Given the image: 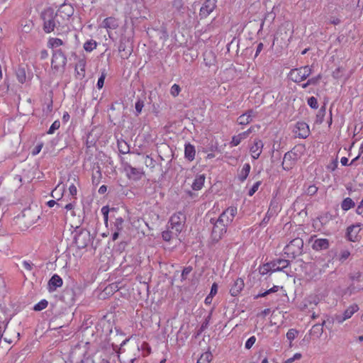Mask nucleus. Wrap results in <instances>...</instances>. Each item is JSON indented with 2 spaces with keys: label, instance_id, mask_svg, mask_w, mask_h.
I'll return each mask as SVG.
<instances>
[{
  "label": "nucleus",
  "instance_id": "1",
  "mask_svg": "<svg viewBox=\"0 0 363 363\" xmlns=\"http://www.w3.org/2000/svg\"><path fill=\"white\" fill-rule=\"evenodd\" d=\"M57 14L54 12L52 9H45L41 14L43 20V30L46 33H50L54 31L55 28L57 30V23H59L58 18L56 17Z\"/></svg>",
  "mask_w": 363,
  "mask_h": 363
},
{
  "label": "nucleus",
  "instance_id": "2",
  "mask_svg": "<svg viewBox=\"0 0 363 363\" xmlns=\"http://www.w3.org/2000/svg\"><path fill=\"white\" fill-rule=\"evenodd\" d=\"M67 57L61 49L53 50L51 67L54 73H63L67 65Z\"/></svg>",
  "mask_w": 363,
  "mask_h": 363
},
{
  "label": "nucleus",
  "instance_id": "3",
  "mask_svg": "<svg viewBox=\"0 0 363 363\" xmlns=\"http://www.w3.org/2000/svg\"><path fill=\"white\" fill-rule=\"evenodd\" d=\"M349 279L351 281V284L348 286L346 289V293L350 295L355 294L357 292L363 290V274L359 272H354L349 274Z\"/></svg>",
  "mask_w": 363,
  "mask_h": 363
},
{
  "label": "nucleus",
  "instance_id": "4",
  "mask_svg": "<svg viewBox=\"0 0 363 363\" xmlns=\"http://www.w3.org/2000/svg\"><path fill=\"white\" fill-rule=\"evenodd\" d=\"M303 247V241L300 238L292 240L285 247L284 253L289 258L294 259L302 254Z\"/></svg>",
  "mask_w": 363,
  "mask_h": 363
},
{
  "label": "nucleus",
  "instance_id": "5",
  "mask_svg": "<svg viewBox=\"0 0 363 363\" xmlns=\"http://www.w3.org/2000/svg\"><path fill=\"white\" fill-rule=\"evenodd\" d=\"M311 73V68L309 66H304L300 68L292 69L289 74V77L294 82L299 83L308 77Z\"/></svg>",
  "mask_w": 363,
  "mask_h": 363
},
{
  "label": "nucleus",
  "instance_id": "6",
  "mask_svg": "<svg viewBox=\"0 0 363 363\" xmlns=\"http://www.w3.org/2000/svg\"><path fill=\"white\" fill-rule=\"evenodd\" d=\"M185 220L186 216L182 212L176 213L171 216L169 221L170 225L169 228L172 230L174 231L175 235H177L182 231Z\"/></svg>",
  "mask_w": 363,
  "mask_h": 363
},
{
  "label": "nucleus",
  "instance_id": "7",
  "mask_svg": "<svg viewBox=\"0 0 363 363\" xmlns=\"http://www.w3.org/2000/svg\"><path fill=\"white\" fill-rule=\"evenodd\" d=\"M211 223L213 225L211 238L213 241L218 242L226 233L227 225L221 223L220 220H215L213 218L211 219Z\"/></svg>",
  "mask_w": 363,
  "mask_h": 363
},
{
  "label": "nucleus",
  "instance_id": "8",
  "mask_svg": "<svg viewBox=\"0 0 363 363\" xmlns=\"http://www.w3.org/2000/svg\"><path fill=\"white\" fill-rule=\"evenodd\" d=\"M75 244L79 249L86 247L91 242L90 233L86 230H80L74 238Z\"/></svg>",
  "mask_w": 363,
  "mask_h": 363
},
{
  "label": "nucleus",
  "instance_id": "9",
  "mask_svg": "<svg viewBox=\"0 0 363 363\" xmlns=\"http://www.w3.org/2000/svg\"><path fill=\"white\" fill-rule=\"evenodd\" d=\"M359 310V307L357 304H352L342 314H337L335 315L333 320L334 322L341 324L345 320L350 318L352 315Z\"/></svg>",
  "mask_w": 363,
  "mask_h": 363
},
{
  "label": "nucleus",
  "instance_id": "10",
  "mask_svg": "<svg viewBox=\"0 0 363 363\" xmlns=\"http://www.w3.org/2000/svg\"><path fill=\"white\" fill-rule=\"evenodd\" d=\"M216 0H205L199 11L200 18H205L208 16L216 9Z\"/></svg>",
  "mask_w": 363,
  "mask_h": 363
},
{
  "label": "nucleus",
  "instance_id": "11",
  "mask_svg": "<svg viewBox=\"0 0 363 363\" xmlns=\"http://www.w3.org/2000/svg\"><path fill=\"white\" fill-rule=\"evenodd\" d=\"M298 160V155L294 151L291 150L285 153L282 162L283 169L285 170H290L292 169L296 162Z\"/></svg>",
  "mask_w": 363,
  "mask_h": 363
},
{
  "label": "nucleus",
  "instance_id": "12",
  "mask_svg": "<svg viewBox=\"0 0 363 363\" xmlns=\"http://www.w3.org/2000/svg\"><path fill=\"white\" fill-rule=\"evenodd\" d=\"M236 214L237 208L231 206L224 211L217 220H220L221 223L226 224L228 226L233 220V218Z\"/></svg>",
  "mask_w": 363,
  "mask_h": 363
},
{
  "label": "nucleus",
  "instance_id": "13",
  "mask_svg": "<svg viewBox=\"0 0 363 363\" xmlns=\"http://www.w3.org/2000/svg\"><path fill=\"white\" fill-rule=\"evenodd\" d=\"M74 8L69 4L62 5L57 11V18L69 21L70 17L74 14Z\"/></svg>",
  "mask_w": 363,
  "mask_h": 363
},
{
  "label": "nucleus",
  "instance_id": "14",
  "mask_svg": "<svg viewBox=\"0 0 363 363\" xmlns=\"http://www.w3.org/2000/svg\"><path fill=\"white\" fill-rule=\"evenodd\" d=\"M289 265V261L284 259H277L265 264L267 267H271L272 271H281Z\"/></svg>",
  "mask_w": 363,
  "mask_h": 363
},
{
  "label": "nucleus",
  "instance_id": "15",
  "mask_svg": "<svg viewBox=\"0 0 363 363\" xmlns=\"http://www.w3.org/2000/svg\"><path fill=\"white\" fill-rule=\"evenodd\" d=\"M294 133L300 138H306L310 133L309 126L305 122H298L296 124Z\"/></svg>",
  "mask_w": 363,
  "mask_h": 363
},
{
  "label": "nucleus",
  "instance_id": "16",
  "mask_svg": "<svg viewBox=\"0 0 363 363\" xmlns=\"http://www.w3.org/2000/svg\"><path fill=\"white\" fill-rule=\"evenodd\" d=\"M124 169L127 172L128 177L134 179H140L143 174L140 169L133 167L128 163L125 164Z\"/></svg>",
  "mask_w": 363,
  "mask_h": 363
},
{
  "label": "nucleus",
  "instance_id": "17",
  "mask_svg": "<svg viewBox=\"0 0 363 363\" xmlns=\"http://www.w3.org/2000/svg\"><path fill=\"white\" fill-rule=\"evenodd\" d=\"M263 145H264L263 143L261 140L255 139L254 140V143L250 150L252 157L254 159L259 158V157L260 156V155L262 153Z\"/></svg>",
  "mask_w": 363,
  "mask_h": 363
},
{
  "label": "nucleus",
  "instance_id": "18",
  "mask_svg": "<svg viewBox=\"0 0 363 363\" xmlns=\"http://www.w3.org/2000/svg\"><path fill=\"white\" fill-rule=\"evenodd\" d=\"M63 281L57 274H54L48 281V288L50 292L56 291L58 287L62 286Z\"/></svg>",
  "mask_w": 363,
  "mask_h": 363
},
{
  "label": "nucleus",
  "instance_id": "19",
  "mask_svg": "<svg viewBox=\"0 0 363 363\" xmlns=\"http://www.w3.org/2000/svg\"><path fill=\"white\" fill-rule=\"evenodd\" d=\"M245 286L244 281L241 278H238L232 285L230 289V294L233 296H237L240 294Z\"/></svg>",
  "mask_w": 363,
  "mask_h": 363
},
{
  "label": "nucleus",
  "instance_id": "20",
  "mask_svg": "<svg viewBox=\"0 0 363 363\" xmlns=\"http://www.w3.org/2000/svg\"><path fill=\"white\" fill-rule=\"evenodd\" d=\"M330 242L329 240L326 238H318L316 239L312 245V248L314 250L320 251L323 250H326L329 247Z\"/></svg>",
  "mask_w": 363,
  "mask_h": 363
},
{
  "label": "nucleus",
  "instance_id": "21",
  "mask_svg": "<svg viewBox=\"0 0 363 363\" xmlns=\"http://www.w3.org/2000/svg\"><path fill=\"white\" fill-rule=\"evenodd\" d=\"M102 27L107 30H115L118 27V20L114 17H108L103 21Z\"/></svg>",
  "mask_w": 363,
  "mask_h": 363
},
{
  "label": "nucleus",
  "instance_id": "22",
  "mask_svg": "<svg viewBox=\"0 0 363 363\" xmlns=\"http://www.w3.org/2000/svg\"><path fill=\"white\" fill-rule=\"evenodd\" d=\"M206 177L203 174H197L191 184V188L194 191H199L204 185Z\"/></svg>",
  "mask_w": 363,
  "mask_h": 363
},
{
  "label": "nucleus",
  "instance_id": "23",
  "mask_svg": "<svg viewBox=\"0 0 363 363\" xmlns=\"http://www.w3.org/2000/svg\"><path fill=\"white\" fill-rule=\"evenodd\" d=\"M196 150L194 145L190 143L185 145L184 147V156L185 158L189 161H192L195 158Z\"/></svg>",
  "mask_w": 363,
  "mask_h": 363
},
{
  "label": "nucleus",
  "instance_id": "24",
  "mask_svg": "<svg viewBox=\"0 0 363 363\" xmlns=\"http://www.w3.org/2000/svg\"><path fill=\"white\" fill-rule=\"evenodd\" d=\"M86 61L84 59L78 60L75 66V71L79 77L83 78L85 76Z\"/></svg>",
  "mask_w": 363,
  "mask_h": 363
},
{
  "label": "nucleus",
  "instance_id": "25",
  "mask_svg": "<svg viewBox=\"0 0 363 363\" xmlns=\"http://www.w3.org/2000/svg\"><path fill=\"white\" fill-rule=\"evenodd\" d=\"M360 224H357L356 225H352L347 228V238L350 241L355 242L357 238V234L359 231L357 232H353L354 229L358 227H360Z\"/></svg>",
  "mask_w": 363,
  "mask_h": 363
},
{
  "label": "nucleus",
  "instance_id": "26",
  "mask_svg": "<svg viewBox=\"0 0 363 363\" xmlns=\"http://www.w3.org/2000/svg\"><path fill=\"white\" fill-rule=\"evenodd\" d=\"M251 167L250 164L245 163L238 174V179L243 182L249 175Z\"/></svg>",
  "mask_w": 363,
  "mask_h": 363
},
{
  "label": "nucleus",
  "instance_id": "27",
  "mask_svg": "<svg viewBox=\"0 0 363 363\" xmlns=\"http://www.w3.org/2000/svg\"><path fill=\"white\" fill-rule=\"evenodd\" d=\"M16 75L18 82L23 84L26 81V68L19 66L16 70Z\"/></svg>",
  "mask_w": 363,
  "mask_h": 363
},
{
  "label": "nucleus",
  "instance_id": "28",
  "mask_svg": "<svg viewBox=\"0 0 363 363\" xmlns=\"http://www.w3.org/2000/svg\"><path fill=\"white\" fill-rule=\"evenodd\" d=\"M63 44L64 42L61 39L57 38H50L48 42V46L52 49L57 48Z\"/></svg>",
  "mask_w": 363,
  "mask_h": 363
},
{
  "label": "nucleus",
  "instance_id": "29",
  "mask_svg": "<svg viewBox=\"0 0 363 363\" xmlns=\"http://www.w3.org/2000/svg\"><path fill=\"white\" fill-rule=\"evenodd\" d=\"M59 23H57V34H60V32H67L69 30V22L67 21L62 20V18H58Z\"/></svg>",
  "mask_w": 363,
  "mask_h": 363
},
{
  "label": "nucleus",
  "instance_id": "30",
  "mask_svg": "<svg viewBox=\"0 0 363 363\" xmlns=\"http://www.w3.org/2000/svg\"><path fill=\"white\" fill-rule=\"evenodd\" d=\"M354 206V202L352 201V199L349 197L345 199L341 203V208L343 211H348L350 208H353Z\"/></svg>",
  "mask_w": 363,
  "mask_h": 363
},
{
  "label": "nucleus",
  "instance_id": "31",
  "mask_svg": "<svg viewBox=\"0 0 363 363\" xmlns=\"http://www.w3.org/2000/svg\"><path fill=\"white\" fill-rule=\"evenodd\" d=\"M237 121L239 125H245L252 122V119L250 118V116H247V114L243 113L238 118Z\"/></svg>",
  "mask_w": 363,
  "mask_h": 363
},
{
  "label": "nucleus",
  "instance_id": "32",
  "mask_svg": "<svg viewBox=\"0 0 363 363\" xmlns=\"http://www.w3.org/2000/svg\"><path fill=\"white\" fill-rule=\"evenodd\" d=\"M96 45H97V44L95 40H90L86 41L84 44V49L86 52H91L93 50H94L96 48Z\"/></svg>",
  "mask_w": 363,
  "mask_h": 363
},
{
  "label": "nucleus",
  "instance_id": "33",
  "mask_svg": "<svg viewBox=\"0 0 363 363\" xmlns=\"http://www.w3.org/2000/svg\"><path fill=\"white\" fill-rule=\"evenodd\" d=\"M118 150L122 154H126L129 152L130 148L128 144L125 141H118Z\"/></svg>",
  "mask_w": 363,
  "mask_h": 363
},
{
  "label": "nucleus",
  "instance_id": "34",
  "mask_svg": "<svg viewBox=\"0 0 363 363\" xmlns=\"http://www.w3.org/2000/svg\"><path fill=\"white\" fill-rule=\"evenodd\" d=\"M212 360V354L211 352H205L199 359L197 363H210Z\"/></svg>",
  "mask_w": 363,
  "mask_h": 363
},
{
  "label": "nucleus",
  "instance_id": "35",
  "mask_svg": "<svg viewBox=\"0 0 363 363\" xmlns=\"http://www.w3.org/2000/svg\"><path fill=\"white\" fill-rule=\"evenodd\" d=\"M279 286H274L272 288L265 291L264 292L257 294V296H255V298L257 299L259 297H264L268 294L277 292L279 290Z\"/></svg>",
  "mask_w": 363,
  "mask_h": 363
},
{
  "label": "nucleus",
  "instance_id": "36",
  "mask_svg": "<svg viewBox=\"0 0 363 363\" xmlns=\"http://www.w3.org/2000/svg\"><path fill=\"white\" fill-rule=\"evenodd\" d=\"M48 301H46L45 299H43L34 306L33 310L35 311H40L45 309L48 306Z\"/></svg>",
  "mask_w": 363,
  "mask_h": 363
},
{
  "label": "nucleus",
  "instance_id": "37",
  "mask_svg": "<svg viewBox=\"0 0 363 363\" xmlns=\"http://www.w3.org/2000/svg\"><path fill=\"white\" fill-rule=\"evenodd\" d=\"M325 115V106H322L316 115V123H322L323 121L324 116Z\"/></svg>",
  "mask_w": 363,
  "mask_h": 363
},
{
  "label": "nucleus",
  "instance_id": "38",
  "mask_svg": "<svg viewBox=\"0 0 363 363\" xmlns=\"http://www.w3.org/2000/svg\"><path fill=\"white\" fill-rule=\"evenodd\" d=\"M211 314H209L206 318L205 320L202 323L200 329L198 332V335H199L202 332H203L208 326L209 321L211 320Z\"/></svg>",
  "mask_w": 363,
  "mask_h": 363
},
{
  "label": "nucleus",
  "instance_id": "39",
  "mask_svg": "<svg viewBox=\"0 0 363 363\" xmlns=\"http://www.w3.org/2000/svg\"><path fill=\"white\" fill-rule=\"evenodd\" d=\"M19 335H20L19 333H15L13 334V337L8 336V334H6V336L5 337L3 336L2 338H4L5 342H6L9 344H11L15 340H18Z\"/></svg>",
  "mask_w": 363,
  "mask_h": 363
},
{
  "label": "nucleus",
  "instance_id": "40",
  "mask_svg": "<svg viewBox=\"0 0 363 363\" xmlns=\"http://www.w3.org/2000/svg\"><path fill=\"white\" fill-rule=\"evenodd\" d=\"M144 107V101L142 99H138L135 103V116L140 114L143 108Z\"/></svg>",
  "mask_w": 363,
  "mask_h": 363
},
{
  "label": "nucleus",
  "instance_id": "41",
  "mask_svg": "<svg viewBox=\"0 0 363 363\" xmlns=\"http://www.w3.org/2000/svg\"><path fill=\"white\" fill-rule=\"evenodd\" d=\"M123 223H124V220L121 217L116 218V220L114 223V226L116 228V230L118 231L122 230L123 228Z\"/></svg>",
  "mask_w": 363,
  "mask_h": 363
},
{
  "label": "nucleus",
  "instance_id": "42",
  "mask_svg": "<svg viewBox=\"0 0 363 363\" xmlns=\"http://www.w3.org/2000/svg\"><path fill=\"white\" fill-rule=\"evenodd\" d=\"M318 189V188L315 184H312L308 186L305 192L308 196H313L317 193Z\"/></svg>",
  "mask_w": 363,
  "mask_h": 363
},
{
  "label": "nucleus",
  "instance_id": "43",
  "mask_svg": "<svg viewBox=\"0 0 363 363\" xmlns=\"http://www.w3.org/2000/svg\"><path fill=\"white\" fill-rule=\"evenodd\" d=\"M106 77V73L105 72V70H104L101 72V74L100 77L99 78L97 84H96V86L98 87V89H100L104 86V80H105Z\"/></svg>",
  "mask_w": 363,
  "mask_h": 363
},
{
  "label": "nucleus",
  "instance_id": "44",
  "mask_svg": "<svg viewBox=\"0 0 363 363\" xmlns=\"http://www.w3.org/2000/svg\"><path fill=\"white\" fill-rule=\"evenodd\" d=\"M308 104L311 108H312L313 109H316L318 107V100L314 96H311V97L308 98Z\"/></svg>",
  "mask_w": 363,
  "mask_h": 363
},
{
  "label": "nucleus",
  "instance_id": "45",
  "mask_svg": "<svg viewBox=\"0 0 363 363\" xmlns=\"http://www.w3.org/2000/svg\"><path fill=\"white\" fill-rule=\"evenodd\" d=\"M298 334V330L296 329H289L286 333V337L290 341L294 340Z\"/></svg>",
  "mask_w": 363,
  "mask_h": 363
},
{
  "label": "nucleus",
  "instance_id": "46",
  "mask_svg": "<svg viewBox=\"0 0 363 363\" xmlns=\"http://www.w3.org/2000/svg\"><path fill=\"white\" fill-rule=\"evenodd\" d=\"M145 164L146 167L152 169L155 167V160H154L150 156L147 155L145 159Z\"/></svg>",
  "mask_w": 363,
  "mask_h": 363
},
{
  "label": "nucleus",
  "instance_id": "47",
  "mask_svg": "<svg viewBox=\"0 0 363 363\" xmlns=\"http://www.w3.org/2000/svg\"><path fill=\"white\" fill-rule=\"evenodd\" d=\"M60 126V122L59 121H55L52 123L51 126L50 127L48 134L54 133L55 130H57Z\"/></svg>",
  "mask_w": 363,
  "mask_h": 363
},
{
  "label": "nucleus",
  "instance_id": "48",
  "mask_svg": "<svg viewBox=\"0 0 363 363\" xmlns=\"http://www.w3.org/2000/svg\"><path fill=\"white\" fill-rule=\"evenodd\" d=\"M180 91H181V88L178 84H174L172 86L171 89H170V93L173 96L175 97V96H178Z\"/></svg>",
  "mask_w": 363,
  "mask_h": 363
},
{
  "label": "nucleus",
  "instance_id": "49",
  "mask_svg": "<svg viewBox=\"0 0 363 363\" xmlns=\"http://www.w3.org/2000/svg\"><path fill=\"white\" fill-rule=\"evenodd\" d=\"M118 50H119V52H125L126 58L128 57V56H129L130 55V53L132 52V48L130 47L126 50V46L123 43H120Z\"/></svg>",
  "mask_w": 363,
  "mask_h": 363
},
{
  "label": "nucleus",
  "instance_id": "50",
  "mask_svg": "<svg viewBox=\"0 0 363 363\" xmlns=\"http://www.w3.org/2000/svg\"><path fill=\"white\" fill-rule=\"evenodd\" d=\"M262 182L258 181L255 182L253 186L251 187V189L249 190L248 195L252 196L254 195V194L258 190L259 186L261 185Z\"/></svg>",
  "mask_w": 363,
  "mask_h": 363
},
{
  "label": "nucleus",
  "instance_id": "51",
  "mask_svg": "<svg viewBox=\"0 0 363 363\" xmlns=\"http://www.w3.org/2000/svg\"><path fill=\"white\" fill-rule=\"evenodd\" d=\"M242 140V138L240 136V134H238V135H235L232 138L230 145L232 146H238L241 143Z\"/></svg>",
  "mask_w": 363,
  "mask_h": 363
},
{
  "label": "nucleus",
  "instance_id": "52",
  "mask_svg": "<svg viewBox=\"0 0 363 363\" xmlns=\"http://www.w3.org/2000/svg\"><path fill=\"white\" fill-rule=\"evenodd\" d=\"M322 75L319 74L316 77H312L308 80V84L311 85H316L318 84L319 81L321 79Z\"/></svg>",
  "mask_w": 363,
  "mask_h": 363
},
{
  "label": "nucleus",
  "instance_id": "53",
  "mask_svg": "<svg viewBox=\"0 0 363 363\" xmlns=\"http://www.w3.org/2000/svg\"><path fill=\"white\" fill-rule=\"evenodd\" d=\"M255 341H256V338L255 336L250 337L245 342V348L250 349L252 347V345L255 344Z\"/></svg>",
  "mask_w": 363,
  "mask_h": 363
},
{
  "label": "nucleus",
  "instance_id": "54",
  "mask_svg": "<svg viewBox=\"0 0 363 363\" xmlns=\"http://www.w3.org/2000/svg\"><path fill=\"white\" fill-rule=\"evenodd\" d=\"M172 233H174V230L164 231L162 234L163 240L165 241H169L172 238V235H171Z\"/></svg>",
  "mask_w": 363,
  "mask_h": 363
},
{
  "label": "nucleus",
  "instance_id": "55",
  "mask_svg": "<svg viewBox=\"0 0 363 363\" xmlns=\"http://www.w3.org/2000/svg\"><path fill=\"white\" fill-rule=\"evenodd\" d=\"M192 271L191 267H185L182 272V279H186L189 273Z\"/></svg>",
  "mask_w": 363,
  "mask_h": 363
},
{
  "label": "nucleus",
  "instance_id": "56",
  "mask_svg": "<svg viewBox=\"0 0 363 363\" xmlns=\"http://www.w3.org/2000/svg\"><path fill=\"white\" fill-rule=\"evenodd\" d=\"M59 188V185L52 191L51 193V196L52 197L56 199L57 200H60V198L62 197V193L61 192V191L62 189H60V194L57 195V189Z\"/></svg>",
  "mask_w": 363,
  "mask_h": 363
},
{
  "label": "nucleus",
  "instance_id": "57",
  "mask_svg": "<svg viewBox=\"0 0 363 363\" xmlns=\"http://www.w3.org/2000/svg\"><path fill=\"white\" fill-rule=\"evenodd\" d=\"M301 357V353H296L292 357L287 359L284 363H292L294 361L300 359Z\"/></svg>",
  "mask_w": 363,
  "mask_h": 363
},
{
  "label": "nucleus",
  "instance_id": "58",
  "mask_svg": "<svg viewBox=\"0 0 363 363\" xmlns=\"http://www.w3.org/2000/svg\"><path fill=\"white\" fill-rule=\"evenodd\" d=\"M350 255V252L348 250H343L340 253V260L341 262H344L349 257Z\"/></svg>",
  "mask_w": 363,
  "mask_h": 363
},
{
  "label": "nucleus",
  "instance_id": "59",
  "mask_svg": "<svg viewBox=\"0 0 363 363\" xmlns=\"http://www.w3.org/2000/svg\"><path fill=\"white\" fill-rule=\"evenodd\" d=\"M7 324H8V322L6 323H5L4 322H2L0 324V340L4 336V334L5 333Z\"/></svg>",
  "mask_w": 363,
  "mask_h": 363
},
{
  "label": "nucleus",
  "instance_id": "60",
  "mask_svg": "<svg viewBox=\"0 0 363 363\" xmlns=\"http://www.w3.org/2000/svg\"><path fill=\"white\" fill-rule=\"evenodd\" d=\"M218 291V284L216 283H213L211 286V291L209 295L211 296H215Z\"/></svg>",
  "mask_w": 363,
  "mask_h": 363
},
{
  "label": "nucleus",
  "instance_id": "61",
  "mask_svg": "<svg viewBox=\"0 0 363 363\" xmlns=\"http://www.w3.org/2000/svg\"><path fill=\"white\" fill-rule=\"evenodd\" d=\"M109 208L108 206H104L101 208V212L104 215V220L107 222L108 220V214Z\"/></svg>",
  "mask_w": 363,
  "mask_h": 363
},
{
  "label": "nucleus",
  "instance_id": "62",
  "mask_svg": "<svg viewBox=\"0 0 363 363\" xmlns=\"http://www.w3.org/2000/svg\"><path fill=\"white\" fill-rule=\"evenodd\" d=\"M43 146V143L37 145L34 147V149H33V150L32 152L33 155H38L40 152V150H42Z\"/></svg>",
  "mask_w": 363,
  "mask_h": 363
},
{
  "label": "nucleus",
  "instance_id": "63",
  "mask_svg": "<svg viewBox=\"0 0 363 363\" xmlns=\"http://www.w3.org/2000/svg\"><path fill=\"white\" fill-rule=\"evenodd\" d=\"M69 191L72 196H75L77 193V187L73 184H71L69 187Z\"/></svg>",
  "mask_w": 363,
  "mask_h": 363
},
{
  "label": "nucleus",
  "instance_id": "64",
  "mask_svg": "<svg viewBox=\"0 0 363 363\" xmlns=\"http://www.w3.org/2000/svg\"><path fill=\"white\" fill-rule=\"evenodd\" d=\"M356 213L358 215H362L363 213V201H361V202L358 205V206L356 209Z\"/></svg>",
  "mask_w": 363,
  "mask_h": 363
}]
</instances>
